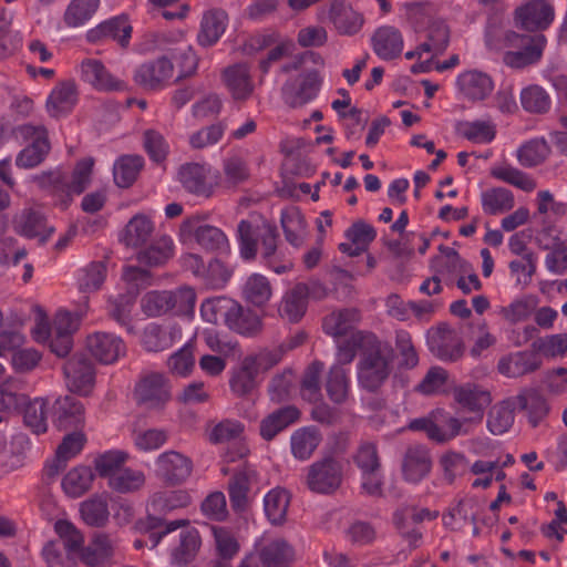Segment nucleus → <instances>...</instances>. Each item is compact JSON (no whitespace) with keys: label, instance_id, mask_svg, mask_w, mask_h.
<instances>
[{"label":"nucleus","instance_id":"f257e3e1","mask_svg":"<svg viewBox=\"0 0 567 567\" xmlns=\"http://www.w3.org/2000/svg\"><path fill=\"white\" fill-rule=\"evenodd\" d=\"M189 525L188 519L167 522L159 516L150 515L138 523V529L148 535L151 547L162 542L171 546L172 561L176 565H187L200 548V536L195 528L177 530Z\"/></svg>","mask_w":567,"mask_h":567},{"label":"nucleus","instance_id":"f03ea898","mask_svg":"<svg viewBox=\"0 0 567 567\" xmlns=\"http://www.w3.org/2000/svg\"><path fill=\"white\" fill-rule=\"evenodd\" d=\"M489 49L503 51V63L512 69H524L540 61L546 38L540 33L519 34L507 30L499 34L488 33Z\"/></svg>","mask_w":567,"mask_h":567},{"label":"nucleus","instance_id":"7ed1b4c3","mask_svg":"<svg viewBox=\"0 0 567 567\" xmlns=\"http://www.w3.org/2000/svg\"><path fill=\"white\" fill-rule=\"evenodd\" d=\"M360 353L357 370L359 384L367 391H377L391 373V349L377 336H358Z\"/></svg>","mask_w":567,"mask_h":567},{"label":"nucleus","instance_id":"20e7f679","mask_svg":"<svg viewBox=\"0 0 567 567\" xmlns=\"http://www.w3.org/2000/svg\"><path fill=\"white\" fill-rule=\"evenodd\" d=\"M342 481L343 463L329 454L308 466L305 484L312 493L330 495L340 488Z\"/></svg>","mask_w":567,"mask_h":567},{"label":"nucleus","instance_id":"39448f33","mask_svg":"<svg viewBox=\"0 0 567 567\" xmlns=\"http://www.w3.org/2000/svg\"><path fill=\"white\" fill-rule=\"evenodd\" d=\"M240 256L245 260H252L257 256V243L261 241L262 257L269 260L277 250L278 231L277 227L264 221L256 233L248 220H241L238 225Z\"/></svg>","mask_w":567,"mask_h":567},{"label":"nucleus","instance_id":"423d86ee","mask_svg":"<svg viewBox=\"0 0 567 567\" xmlns=\"http://www.w3.org/2000/svg\"><path fill=\"white\" fill-rule=\"evenodd\" d=\"M409 429L425 432L427 437L434 442L445 443L461 433L462 422L439 409L426 417L412 420L409 423Z\"/></svg>","mask_w":567,"mask_h":567},{"label":"nucleus","instance_id":"0eeeda50","mask_svg":"<svg viewBox=\"0 0 567 567\" xmlns=\"http://www.w3.org/2000/svg\"><path fill=\"white\" fill-rule=\"evenodd\" d=\"M134 394L146 409L162 410L172 398L169 380L159 372L147 373L136 383Z\"/></svg>","mask_w":567,"mask_h":567},{"label":"nucleus","instance_id":"6e6552de","mask_svg":"<svg viewBox=\"0 0 567 567\" xmlns=\"http://www.w3.org/2000/svg\"><path fill=\"white\" fill-rule=\"evenodd\" d=\"M322 78L317 70L299 74L287 81L281 87L284 102L292 109L300 107L312 101L319 93Z\"/></svg>","mask_w":567,"mask_h":567},{"label":"nucleus","instance_id":"1a4fd4ad","mask_svg":"<svg viewBox=\"0 0 567 567\" xmlns=\"http://www.w3.org/2000/svg\"><path fill=\"white\" fill-rule=\"evenodd\" d=\"M66 386L72 393L87 396L95 385L93 362L84 354L72 355L63 365Z\"/></svg>","mask_w":567,"mask_h":567},{"label":"nucleus","instance_id":"9d476101","mask_svg":"<svg viewBox=\"0 0 567 567\" xmlns=\"http://www.w3.org/2000/svg\"><path fill=\"white\" fill-rule=\"evenodd\" d=\"M205 216L195 215L185 219L181 225V235L185 238L194 237L196 243L206 250L215 251L226 248V235L217 227L203 225Z\"/></svg>","mask_w":567,"mask_h":567},{"label":"nucleus","instance_id":"9b49d317","mask_svg":"<svg viewBox=\"0 0 567 567\" xmlns=\"http://www.w3.org/2000/svg\"><path fill=\"white\" fill-rule=\"evenodd\" d=\"M18 131L24 137L34 136V140L19 153L16 159L17 165L23 168L38 166L44 161L51 148L45 128L24 124L19 126Z\"/></svg>","mask_w":567,"mask_h":567},{"label":"nucleus","instance_id":"f8f14e48","mask_svg":"<svg viewBox=\"0 0 567 567\" xmlns=\"http://www.w3.org/2000/svg\"><path fill=\"white\" fill-rule=\"evenodd\" d=\"M554 20V8L545 0H532L515 10V24L529 32L548 28Z\"/></svg>","mask_w":567,"mask_h":567},{"label":"nucleus","instance_id":"ddd939ff","mask_svg":"<svg viewBox=\"0 0 567 567\" xmlns=\"http://www.w3.org/2000/svg\"><path fill=\"white\" fill-rule=\"evenodd\" d=\"M85 421V409L72 395L60 396L53 404L52 422L60 431L80 430Z\"/></svg>","mask_w":567,"mask_h":567},{"label":"nucleus","instance_id":"4468645a","mask_svg":"<svg viewBox=\"0 0 567 567\" xmlns=\"http://www.w3.org/2000/svg\"><path fill=\"white\" fill-rule=\"evenodd\" d=\"M401 468L406 482L419 483L432 468V457L429 449L421 444L408 446L402 457Z\"/></svg>","mask_w":567,"mask_h":567},{"label":"nucleus","instance_id":"2eb2a0df","mask_svg":"<svg viewBox=\"0 0 567 567\" xmlns=\"http://www.w3.org/2000/svg\"><path fill=\"white\" fill-rule=\"evenodd\" d=\"M173 63L166 56L146 62L137 68L134 74L136 84L150 91L163 87L173 75Z\"/></svg>","mask_w":567,"mask_h":567},{"label":"nucleus","instance_id":"dca6fc26","mask_svg":"<svg viewBox=\"0 0 567 567\" xmlns=\"http://www.w3.org/2000/svg\"><path fill=\"white\" fill-rule=\"evenodd\" d=\"M90 353L100 362L111 364L125 354L123 340L112 333L95 332L86 338Z\"/></svg>","mask_w":567,"mask_h":567},{"label":"nucleus","instance_id":"f3484780","mask_svg":"<svg viewBox=\"0 0 567 567\" xmlns=\"http://www.w3.org/2000/svg\"><path fill=\"white\" fill-rule=\"evenodd\" d=\"M209 173L210 168L205 164L187 163L181 166L178 179L187 192L208 198L215 188V184L209 179Z\"/></svg>","mask_w":567,"mask_h":567},{"label":"nucleus","instance_id":"a211bd4d","mask_svg":"<svg viewBox=\"0 0 567 567\" xmlns=\"http://www.w3.org/2000/svg\"><path fill=\"white\" fill-rule=\"evenodd\" d=\"M221 78L235 101L245 102L252 95L255 84L246 63H237L224 69Z\"/></svg>","mask_w":567,"mask_h":567},{"label":"nucleus","instance_id":"6ab92c4d","mask_svg":"<svg viewBox=\"0 0 567 567\" xmlns=\"http://www.w3.org/2000/svg\"><path fill=\"white\" fill-rule=\"evenodd\" d=\"M156 464L158 475L171 485L181 484L192 472V462L175 451L161 454Z\"/></svg>","mask_w":567,"mask_h":567},{"label":"nucleus","instance_id":"aec40b11","mask_svg":"<svg viewBox=\"0 0 567 567\" xmlns=\"http://www.w3.org/2000/svg\"><path fill=\"white\" fill-rule=\"evenodd\" d=\"M540 363L536 354L528 351H520L503 357L498 361L497 370L505 377L518 378L538 370Z\"/></svg>","mask_w":567,"mask_h":567},{"label":"nucleus","instance_id":"412c9836","mask_svg":"<svg viewBox=\"0 0 567 567\" xmlns=\"http://www.w3.org/2000/svg\"><path fill=\"white\" fill-rule=\"evenodd\" d=\"M78 102V87L71 80L60 82L50 93L47 101V110L53 117L64 115L74 107Z\"/></svg>","mask_w":567,"mask_h":567},{"label":"nucleus","instance_id":"4be33fe9","mask_svg":"<svg viewBox=\"0 0 567 567\" xmlns=\"http://www.w3.org/2000/svg\"><path fill=\"white\" fill-rule=\"evenodd\" d=\"M299 416L300 412L293 405L282 406L271 412L260 422V436L266 441L274 440L277 434L295 423Z\"/></svg>","mask_w":567,"mask_h":567},{"label":"nucleus","instance_id":"5701e85b","mask_svg":"<svg viewBox=\"0 0 567 567\" xmlns=\"http://www.w3.org/2000/svg\"><path fill=\"white\" fill-rule=\"evenodd\" d=\"M361 321V312L357 308H343L332 311L323 319L326 333L339 338L353 333V329Z\"/></svg>","mask_w":567,"mask_h":567},{"label":"nucleus","instance_id":"b1692460","mask_svg":"<svg viewBox=\"0 0 567 567\" xmlns=\"http://www.w3.org/2000/svg\"><path fill=\"white\" fill-rule=\"evenodd\" d=\"M226 326L243 336H256L262 330V322L259 315L249 308H244L234 300Z\"/></svg>","mask_w":567,"mask_h":567},{"label":"nucleus","instance_id":"393cba45","mask_svg":"<svg viewBox=\"0 0 567 567\" xmlns=\"http://www.w3.org/2000/svg\"><path fill=\"white\" fill-rule=\"evenodd\" d=\"M255 476V471L246 466L244 470L236 472L229 480L228 494L231 508L235 512L241 513L247 509L249 504L248 493Z\"/></svg>","mask_w":567,"mask_h":567},{"label":"nucleus","instance_id":"a878e982","mask_svg":"<svg viewBox=\"0 0 567 567\" xmlns=\"http://www.w3.org/2000/svg\"><path fill=\"white\" fill-rule=\"evenodd\" d=\"M81 70L84 81L99 90L121 91L125 87V84L110 74L97 60H84L81 64Z\"/></svg>","mask_w":567,"mask_h":567},{"label":"nucleus","instance_id":"bb28decb","mask_svg":"<svg viewBox=\"0 0 567 567\" xmlns=\"http://www.w3.org/2000/svg\"><path fill=\"white\" fill-rule=\"evenodd\" d=\"M329 20L343 34L357 33L362 24V17L343 0H334L329 9Z\"/></svg>","mask_w":567,"mask_h":567},{"label":"nucleus","instance_id":"cd10ccee","mask_svg":"<svg viewBox=\"0 0 567 567\" xmlns=\"http://www.w3.org/2000/svg\"><path fill=\"white\" fill-rule=\"evenodd\" d=\"M309 298V288L306 284H297L286 292L279 308L280 316L290 322L299 321L306 310Z\"/></svg>","mask_w":567,"mask_h":567},{"label":"nucleus","instance_id":"c85d7f7f","mask_svg":"<svg viewBox=\"0 0 567 567\" xmlns=\"http://www.w3.org/2000/svg\"><path fill=\"white\" fill-rule=\"evenodd\" d=\"M226 23L227 13L225 11L213 9L205 12L197 35L198 43L203 47L215 44L225 32Z\"/></svg>","mask_w":567,"mask_h":567},{"label":"nucleus","instance_id":"c756f323","mask_svg":"<svg viewBox=\"0 0 567 567\" xmlns=\"http://www.w3.org/2000/svg\"><path fill=\"white\" fill-rule=\"evenodd\" d=\"M432 350L442 360L455 361L463 354L464 347L457 334L446 326L437 328L432 340Z\"/></svg>","mask_w":567,"mask_h":567},{"label":"nucleus","instance_id":"7c9ffc66","mask_svg":"<svg viewBox=\"0 0 567 567\" xmlns=\"http://www.w3.org/2000/svg\"><path fill=\"white\" fill-rule=\"evenodd\" d=\"M515 401L519 410L526 412L528 421L533 426H537L549 412L546 399L536 389H524L515 398Z\"/></svg>","mask_w":567,"mask_h":567},{"label":"nucleus","instance_id":"2f4dec72","mask_svg":"<svg viewBox=\"0 0 567 567\" xmlns=\"http://www.w3.org/2000/svg\"><path fill=\"white\" fill-rule=\"evenodd\" d=\"M460 91L472 101L484 100L493 90V82L488 75L477 71H467L457 79Z\"/></svg>","mask_w":567,"mask_h":567},{"label":"nucleus","instance_id":"473e14b6","mask_svg":"<svg viewBox=\"0 0 567 567\" xmlns=\"http://www.w3.org/2000/svg\"><path fill=\"white\" fill-rule=\"evenodd\" d=\"M321 434L315 427H301L290 436V450L295 458L308 461L321 443Z\"/></svg>","mask_w":567,"mask_h":567},{"label":"nucleus","instance_id":"72a5a7b5","mask_svg":"<svg viewBox=\"0 0 567 567\" xmlns=\"http://www.w3.org/2000/svg\"><path fill=\"white\" fill-rule=\"evenodd\" d=\"M154 231L153 221L143 214L133 216L124 227L121 241L126 247L137 248L147 243Z\"/></svg>","mask_w":567,"mask_h":567},{"label":"nucleus","instance_id":"f704fd0d","mask_svg":"<svg viewBox=\"0 0 567 567\" xmlns=\"http://www.w3.org/2000/svg\"><path fill=\"white\" fill-rule=\"evenodd\" d=\"M454 398L464 409L477 413L480 420L484 409L492 402L491 393L476 384H466L455 389Z\"/></svg>","mask_w":567,"mask_h":567},{"label":"nucleus","instance_id":"c9c22d12","mask_svg":"<svg viewBox=\"0 0 567 567\" xmlns=\"http://www.w3.org/2000/svg\"><path fill=\"white\" fill-rule=\"evenodd\" d=\"M374 52L384 60H392L400 55L403 48L401 33L392 27L377 30L372 38Z\"/></svg>","mask_w":567,"mask_h":567},{"label":"nucleus","instance_id":"e433bc0d","mask_svg":"<svg viewBox=\"0 0 567 567\" xmlns=\"http://www.w3.org/2000/svg\"><path fill=\"white\" fill-rule=\"evenodd\" d=\"M450 43V28L441 20L432 21L425 30L424 41L419 49L432 54V58L443 54Z\"/></svg>","mask_w":567,"mask_h":567},{"label":"nucleus","instance_id":"4c0bfd02","mask_svg":"<svg viewBox=\"0 0 567 567\" xmlns=\"http://www.w3.org/2000/svg\"><path fill=\"white\" fill-rule=\"evenodd\" d=\"M190 502L189 495L185 491H164L156 492L151 497L147 508L148 515L166 514L177 508L186 507Z\"/></svg>","mask_w":567,"mask_h":567},{"label":"nucleus","instance_id":"58836bf2","mask_svg":"<svg viewBox=\"0 0 567 567\" xmlns=\"http://www.w3.org/2000/svg\"><path fill=\"white\" fill-rule=\"evenodd\" d=\"M33 179L40 188L51 190V193L58 197L59 205L63 209L68 208L70 205L68 178L60 168L42 172L34 176Z\"/></svg>","mask_w":567,"mask_h":567},{"label":"nucleus","instance_id":"ea45409f","mask_svg":"<svg viewBox=\"0 0 567 567\" xmlns=\"http://www.w3.org/2000/svg\"><path fill=\"white\" fill-rule=\"evenodd\" d=\"M437 262L435 275H439L440 279L453 284L456 278V286L463 293L472 292V288L467 285L465 278V275L471 270V265L466 260L458 257L452 260H437Z\"/></svg>","mask_w":567,"mask_h":567},{"label":"nucleus","instance_id":"a19ab883","mask_svg":"<svg viewBox=\"0 0 567 567\" xmlns=\"http://www.w3.org/2000/svg\"><path fill=\"white\" fill-rule=\"evenodd\" d=\"M272 296V287L267 277L250 275L243 286L244 299L257 308L265 307Z\"/></svg>","mask_w":567,"mask_h":567},{"label":"nucleus","instance_id":"79ce46f5","mask_svg":"<svg viewBox=\"0 0 567 567\" xmlns=\"http://www.w3.org/2000/svg\"><path fill=\"white\" fill-rule=\"evenodd\" d=\"M71 431L72 432L66 434L58 446L56 458L48 468V474L50 476L58 474L62 468H64L65 462L76 455L84 445V434L79 430Z\"/></svg>","mask_w":567,"mask_h":567},{"label":"nucleus","instance_id":"37998d69","mask_svg":"<svg viewBox=\"0 0 567 567\" xmlns=\"http://www.w3.org/2000/svg\"><path fill=\"white\" fill-rule=\"evenodd\" d=\"M290 494L284 488H274L264 497V509L272 525H282L287 518Z\"/></svg>","mask_w":567,"mask_h":567},{"label":"nucleus","instance_id":"c03bdc74","mask_svg":"<svg viewBox=\"0 0 567 567\" xmlns=\"http://www.w3.org/2000/svg\"><path fill=\"white\" fill-rule=\"evenodd\" d=\"M174 255L173 240L162 236L147 248L138 251L136 259L140 264L148 267H158L167 262Z\"/></svg>","mask_w":567,"mask_h":567},{"label":"nucleus","instance_id":"a18cd8bd","mask_svg":"<svg viewBox=\"0 0 567 567\" xmlns=\"http://www.w3.org/2000/svg\"><path fill=\"white\" fill-rule=\"evenodd\" d=\"M264 567H286L295 560L293 548L284 539H277L260 550Z\"/></svg>","mask_w":567,"mask_h":567},{"label":"nucleus","instance_id":"49530a36","mask_svg":"<svg viewBox=\"0 0 567 567\" xmlns=\"http://www.w3.org/2000/svg\"><path fill=\"white\" fill-rule=\"evenodd\" d=\"M280 221L287 241L295 247L301 246L306 234V220L301 212L291 207L282 212Z\"/></svg>","mask_w":567,"mask_h":567},{"label":"nucleus","instance_id":"de8ad7c7","mask_svg":"<svg viewBox=\"0 0 567 567\" xmlns=\"http://www.w3.org/2000/svg\"><path fill=\"white\" fill-rule=\"evenodd\" d=\"M94 480V473L89 466H76L69 471L62 481L64 492L72 497L86 493Z\"/></svg>","mask_w":567,"mask_h":567},{"label":"nucleus","instance_id":"09e8293b","mask_svg":"<svg viewBox=\"0 0 567 567\" xmlns=\"http://www.w3.org/2000/svg\"><path fill=\"white\" fill-rule=\"evenodd\" d=\"M144 164L143 157L138 155H124L120 157L113 168L114 182L120 187L131 186Z\"/></svg>","mask_w":567,"mask_h":567},{"label":"nucleus","instance_id":"8fccbe9b","mask_svg":"<svg viewBox=\"0 0 567 567\" xmlns=\"http://www.w3.org/2000/svg\"><path fill=\"white\" fill-rule=\"evenodd\" d=\"M83 520L93 527H102L109 520L107 499L103 495H94L84 501L80 506Z\"/></svg>","mask_w":567,"mask_h":567},{"label":"nucleus","instance_id":"3c124183","mask_svg":"<svg viewBox=\"0 0 567 567\" xmlns=\"http://www.w3.org/2000/svg\"><path fill=\"white\" fill-rule=\"evenodd\" d=\"M53 231L54 227L47 226V220L42 213L33 209H28L23 213L21 223L22 235L29 238L38 237L40 244H44Z\"/></svg>","mask_w":567,"mask_h":567},{"label":"nucleus","instance_id":"603ef678","mask_svg":"<svg viewBox=\"0 0 567 567\" xmlns=\"http://www.w3.org/2000/svg\"><path fill=\"white\" fill-rule=\"evenodd\" d=\"M483 210L488 215H498L514 207V196L511 190L496 187L482 194Z\"/></svg>","mask_w":567,"mask_h":567},{"label":"nucleus","instance_id":"864d4df0","mask_svg":"<svg viewBox=\"0 0 567 567\" xmlns=\"http://www.w3.org/2000/svg\"><path fill=\"white\" fill-rule=\"evenodd\" d=\"M349 386L347 371L339 364L332 365L326 380L329 399L337 404L343 403L348 399Z\"/></svg>","mask_w":567,"mask_h":567},{"label":"nucleus","instance_id":"5fc2aeb1","mask_svg":"<svg viewBox=\"0 0 567 567\" xmlns=\"http://www.w3.org/2000/svg\"><path fill=\"white\" fill-rule=\"evenodd\" d=\"M48 402L44 399L37 398L29 401L23 409L24 424L35 434L47 432Z\"/></svg>","mask_w":567,"mask_h":567},{"label":"nucleus","instance_id":"6e6d98bb","mask_svg":"<svg viewBox=\"0 0 567 567\" xmlns=\"http://www.w3.org/2000/svg\"><path fill=\"white\" fill-rule=\"evenodd\" d=\"M100 0H72L64 13L69 27L76 28L89 21L99 7Z\"/></svg>","mask_w":567,"mask_h":567},{"label":"nucleus","instance_id":"4d7b16f0","mask_svg":"<svg viewBox=\"0 0 567 567\" xmlns=\"http://www.w3.org/2000/svg\"><path fill=\"white\" fill-rule=\"evenodd\" d=\"M94 166L93 157H85L79 161L72 172V179L68 181L70 203L74 195L82 194L91 182V175Z\"/></svg>","mask_w":567,"mask_h":567},{"label":"nucleus","instance_id":"13d9d810","mask_svg":"<svg viewBox=\"0 0 567 567\" xmlns=\"http://www.w3.org/2000/svg\"><path fill=\"white\" fill-rule=\"evenodd\" d=\"M257 374L254 370V361L244 359L240 369L230 379L233 392L239 396L249 394L256 386L255 379Z\"/></svg>","mask_w":567,"mask_h":567},{"label":"nucleus","instance_id":"bf43d9fd","mask_svg":"<svg viewBox=\"0 0 567 567\" xmlns=\"http://www.w3.org/2000/svg\"><path fill=\"white\" fill-rule=\"evenodd\" d=\"M171 291L153 290L146 292L141 299V307L147 317H161L171 312Z\"/></svg>","mask_w":567,"mask_h":567},{"label":"nucleus","instance_id":"052dcab7","mask_svg":"<svg viewBox=\"0 0 567 567\" xmlns=\"http://www.w3.org/2000/svg\"><path fill=\"white\" fill-rule=\"evenodd\" d=\"M114 548L112 539L105 534H96L93 542L82 553L83 561L89 566H96L107 558Z\"/></svg>","mask_w":567,"mask_h":567},{"label":"nucleus","instance_id":"680f3d73","mask_svg":"<svg viewBox=\"0 0 567 567\" xmlns=\"http://www.w3.org/2000/svg\"><path fill=\"white\" fill-rule=\"evenodd\" d=\"M233 306L234 300L230 298L207 299L202 303L200 312L207 322L217 323L220 319H224L226 324Z\"/></svg>","mask_w":567,"mask_h":567},{"label":"nucleus","instance_id":"e2e57ef3","mask_svg":"<svg viewBox=\"0 0 567 567\" xmlns=\"http://www.w3.org/2000/svg\"><path fill=\"white\" fill-rule=\"evenodd\" d=\"M549 154V146L544 140H532L525 143L517 153L523 166H536L545 161Z\"/></svg>","mask_w":567,"mask_h":567},{"label":"nucleus","instance_id":"0e129e2a","mask_svg":"<svg viewBox=\"0 0 567 567\" xmlns=\"http://www.w3.org/2000/svg\"><path fill=\"white\" fill-rule=\"evenodd\" d=\"M513 422V411L506 402L494 405L487 414V427L494 435L505 433Z\"/></svg>","mask_w":567,"mask_h":567},{"label":"nucleus","instance_id":"69168bd1","mask_svg":"<svg viewBox=\"0 0 567 567\" xmlns=\"http://www.w3.org/2000/svg\"><path fill=\"white\" fill-rule=\"evenodd\" d=\"M175 339V331L165 330L159 326H151L144 333L143 343L146 350L158 352L165 351L173 347Z\"/></svg>","mask_w":567,"mask_h":567},{"label":"nucleus","instance_id":"338daca9","mask_svg":"<svg viewBox=\"0 0 567 567\" xmlns=\"http://www.w3.org/2000/svg\"><path fill=\"white\" fill-rule=\"evenodd\" d=\"M491 174L495 178L514 185L525 192H532L536 188V182L533 178L512 166L495 167L492 169Z\"/></svg>","mask_w":567,"mask_h":567},{"label":"nucleus","instance_id":"774afa93","mask_svg":"<svg viewBox=\"0 0 567 567\" xmlns=\"http://www.w3.org/2000/svg\"><path fill=\"white\" fill-rule=\"evenodd\" d=\"M323 371V363L312 362L306 370L301 382V394L308 401H317L321 396L320 377Z\"/></svg>","mask_w":567,"mask_h":567}]
</instances>
